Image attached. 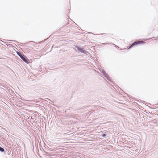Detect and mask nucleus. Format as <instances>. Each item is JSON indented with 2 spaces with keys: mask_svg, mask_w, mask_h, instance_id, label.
I'll use <instances>...</instances> for the list:
<instances>
[{
  "mask_svg": "<svg viewBox=\"0 0 158 158\" xmlns=\"http://www.w3.org/2000/svg\"><path fill=\"white\" fill-rule=\"evenodd\" d=\"M105 77L109 81H110V77L109 76V75L106 77Z\"/></svg>",
  "mask_w": 158,
  "mask_h": 158,
  "instance_id": "nucleus-8",
  "label": "nucleus"
},
{
  "mask_svg": "<svg viewBox=\"0 0 158 158\" xmlns=\"http://www.w3.org/2000/svg\"><path fill=\"white\" fill-rule=\"evenodd\" d=\"M79 110V109H77V112L78 111V110Z\"/></svg>",
  "mask_w": 158,
  "mask_h": 158,
  "instance_id": "nucleus-10",
  "label": "nucleus"
},
{
  "mask_svg": "<svg viewBox=\"0 0 158 158\" xmlns=\"http://www.w3.org/2000/svg\"><path fill=\"white\" fill-rule=\"evenodd\" d=\"M100 135H102V137H106V135L105 134H104L103 133H102H102H101Z\"/></svg>",
  "mask_w": 158,
  "mask_h": 158,
  "instance_id": "nucleus-5",
  "label": "nucleus"
},
{
  "mask_svg": "<svg viewBox=\"0 0 158 158\" xmlns=\"http://www.w3.org/2000/svg\"><path fill=\"white\" fill-rule=\"evenodd\" d=\"M0 151L1 152H3L4 151V149L3 148L0 146Z\"/></svg>",
  "mask_w": 158,
  "mask_h": 158,
  "instance_id": "nucleus-6",
  "label": "nucleus"
},
{
  "mask_svg": "<svg viewBox=\"0 0 158 158\" xmlns=\"http://www.w3.org/2000/svg\"><path fill=\"white\" fill-rule=\"evenodd\" d=\"M101 72L103 74V75L105 77H106L107 76H108V74L106 73L104 70L101 71Z\"/></svg>",
  "mask_w": 158,
  "mask_h": 158,
  "instance_id": "nucleus-4",
  "label": "nucleus"
},
{
  "mask_svg": "<svg viewBox=\"0 0 158 158\" xmlns=\"http://www.w3.org/2000/svg\"><path fill=\"white\" fill-rule=\"evenodd\" d=\"M128 48V49H130V48Z\"/></svg>",
  "mask_w": 158,
  "mask_h": 158,
  "instance_id": "nucleus-12",
  "label": "nucleus"
},
{
  "mask_svg": "<svg viewBox=\"0 0 158 158\" xmlns=\"http://www.w3.org/2000/svg\"><path fill=\"white\" fill-rule=\"evenodd\" d=\"M143 43H144V42L143 41H135L129 47V48H131L132 47L134 46L137 45L138 44H140Z\"/></svg>",
  "mask_w": 158,
  "mask_h": 158,
  "instance_id": "nucleus-3",
  "label": "nucleus"
},
{
  "mask_svg": "<svg viewBox=\"0 0 158 158\" xmlns=\"http://www.w3.org/2000/svg\"><path fill=\"white\" fill-rule=\"evenodd\" d=\"M40 139V142H41V140Z\"/></svg>",
  "mask_w": 158,
  "mask_h": 158,
  "instance_id": "nucleus-11",
  "label": "nucleus"
},
{
  "mask_svg": "<svg viewBox=\"0 0 158 158\" xmlns=\"http://www.w3.org/2000/svg\"><path fill=\"white\" fill-rule=\"evenodd\" d=\"M31 42H33L35 43V42H33V41H32Z\"/></svg>",
  "mask_w": 158,
  "mask_h": 158,
  "instance_id": "nucleus-13",
  "label": "nucleus"
},
{
  "mask_svg": "<svg viewBox=\"0 0 158 158\" xmlns=\"http://www.w3.org/2000/svg\"><path fill=\"white\" fill-rule=\"evenodd\" d=\"M43 139H41L42 141H43L44 142V141Z\"/></svg>",
  "mask_w": 158,
  "mask_h": 158,
  "instance_id": "nucleus-9",
  "label": "nucleus"
},
{
  "mask_svg": "<svg viewBox=\"0 0 158 158\" xmlns=\"http://www.w3.org/2000/svg\"><path fill=\"white\" fill-rule=\"evenodd\" d=\"M75 48H77L78 51L80 52L83 53L85 54H87V53L88 52L87 51L85 50L84 48H81L78 46H75Z\"/></svg>",
  "mask_w": 158,
  "mask_h": 158,
  "instance_id": "nucleus-2",
  "label": "nucleus"
},
{
  "mask_svg": "<svg viewBox=\"0 0 158 158\" xmlns=\"http://www.w3.org/2000/svg\"><path fill=\"white\" fill-rule=\"evenodd\" d=\"M17 53L24 62L27 63H29V60L23 53L18 52H17Z\"/></svg>",
  "mask_w": 158,
  "mask_h": 158,
  "instance_id": "nucleus-1",
  "label": "nucleus"
},
{
  "mask_svg": "<svg viewBox=\"0 0 158 158\" xmlns=\"http://www.w3.org/2000/svg\"><path fill=\"white\" fill-rule=\"evenodd\" d=\"M105 77L109 81H110V77L109 76V75L106 77Z\"/></svg>",
  "mask_w": 158,
  "mask_h": 158,
  "instance_id": "nucleus-7",
  "label": "nucleus"
}]
</instances>
